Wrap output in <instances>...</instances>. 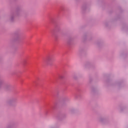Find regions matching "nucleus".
Listing matches in <instances>:
<instances>
[{
    "mask_svg": "<svg viewBox=\"0 0 128 128\" xmlns=\"http://www.w3.org/2000/svg\"><path fill=\"white\" fill-rule=\"evenodd\" d=\"M46 60L48 62H52V56H49L46 58Z\"/></svg>",
    "mask_w": 128,
    "mask_h": 128,
    "instance_id": "1",
    "label": "nucleus"
}]
</instances>
